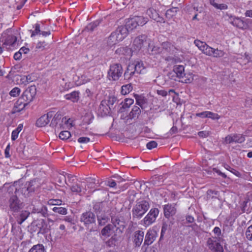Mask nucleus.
I'll list each match as a JSON object with an SVG mask.
<instances>
[{
	"label": "nucleus",
	"mask_w": 252,
	"mask_h": 252,
	"mask_svg": "<svg viewBox=\"0 0 252 252\" xmlns=\"http://www.w3.org/2000/svg\"><path fill=\"white\" fill-rule=\"evenodd\" d=\"M36 94V88L35 86H31L27 88L23 93L21 97L17 101V104L23 106L21 108L16 110L17 111L22 110L29 103L32 101Z\"/></svg>",
	"instance_id": "obj_1"
},
{
	"label": "nucleus",
	"mask_w": 252,
	"mask_h": 252,
	"mask_svg": "<svg viewBox=\"0 0 252 252\" xmlns=\"http://www.w3.org/2000/svg\"><path fill=\"white\" fill-rule=\"evenodd\" d=\"M150 205L148 201L144 200H139L132 209L133 218L140 219L149 210Z\"/></svg>",
	"instance_id": "obj_2"
},
{
	"label": "nucleus",
	"mask_w": 252,
	"mask_h": 252,
	"mask_svg": "<svg viewBox=\"0 0 252 252\" xmlns=\"http://www.w3.org/2000/svg\"><path fill=\"white\" fill-rule=\"evenodd\" d=\"M123 69L121 64L115 63L111 64L108 71L107 77L110 81H117L122 76Z\"/></svg>",
	"instance_id": "obj_3"
},
{
	"label": "nucleus",
	"mask_w": 252,
	"mask_h": 252,
	"mask_svg": "<svg viewBox=\"0 0 252 252\" xmlns=\"http://www.w3.org/2000/svg\"><path fill=\"white\" fill-rule=\"evenodd\" d=\"M9 207L11 211L17 212L23 207V203L16 195H12L9 200Z\"/></svg>",
	"instance_id": "obj_4"
},
{
	"label": "nucleus",
	"mask_w": 252,
	"mask_h": 252,
	"mask_svg": "<svg viewBox=\"0 0 252 252\" xmlns=\"http://www.w3.org/2000/svg\"><path fill=\"white\" fill-rule=\"evenodd\" d=\"M159 213L158 208L151 209L148 214L143 219V224L145 226H149L154 222Z\"/></svg>",
	"instance_id": "obj_5"
},
{
	"label": "nucleus",
	"mask_w": 252,
	"mask_h": 252,
	"mask_svg": "<svg viewBox=\"0 0 252 252\" xmlns=\"http://www.w3.org/2000/svg\"><path fill=\"white\" fill-rule=\"evenodd\" d=\"M207 243L209 248L213 252H223V248L218 242L217 237H212L208 238Z\"/></svg>",
	"instance_id": "obj_6"
},
{
	"label": "nucleus",
	"mask_w": 252,
	"mask_h": 252,
	"mask_svg": "<svg viewBox=\"0 0 252 252\" xmlns=\"http://www.w3.org/2000/svg\"><path fill=\"white\" fill-rule=\"evenodd\" d=\"M80 221L84 223L85 226L95 223V216L91 211H87L83 213L80 217Z\"/></svg>",
	"instance_id": "obj_7"
},
{
	"label": "nucleus",
	"mask_w": 252,
	"mask_h": 252,
	"mask_svg": "<svg viewBox=\"0 0 252 252\" xmlns=\"http://www.w3.org/2000/svg\"><path fill=\"white\" fill-rule=\"evenodd\" d=\"M228 21L234 26H236L237 28L241 29H246V24L244 22V20L239 17H236L231 15H228Z\"/></svg>",
	"instance_id": "obj_8"
},
{
	"label": "nucleus",
	"mask_w": 252,
	"mask_h": 252,
	"mask_svg": "<svg viewBox=\"0 0 252 252\" xmlns=\"http://www.w3.org/2000/svg\"><path fill=\"white\" fill-rule=\"evenodd\" d=\"M245 140V136L241 134H230L225 138V141L227 144H230L233 142L242 143Z\"/></svg>",
	"instance_id": "obj_9"
},
{
	"label": "nucleus",
	"mask_w": 252,
	"mask_h": 252,
	"mask_svg": "<svg viewBox=\"0 0 252 252\" xmlns=\"http://www.w3.org/2000/svg\"><path fill=\"white\" fill-rule=\"evenodd\" d=\"M146 40L147 36L145 34H142L136 37L133 42V46L134 49L138 51L141 49Z\"/></svg>",
	"instance_id": "obj_10"
},
{
	"label": "nucleus",
	"mask_w": 252,
	"mask_h": 252,
	"mask_svg": "<svg viewBox=\"0 0 252 252\" xmlns=\"http://www.w3.org/2000/svg\"><path fill=\"white\" fill-rule=\"evenodd\" d=\"M62 119V123H64L65 124H68L69 122L70 119H67L66 117H63L62 118V116L60 113L57 112L53 118L52 119L51 123L50 124V126L52 127H56L60 123Z\"/></svg>",
	"instance_id": "obj_11"
},
{
	"label": "nucleus",
	"mask_w": 252,
	"mask_h": 252,
	"mask_svg": "<svg viewBox=\"0 0 252 252\" xmlns=\"http://www.w3.org/2000/svg\"><path fill=\"white\" fill-rule=\"evenodd\" d=\"M52 112H49L40 117L36 121V125L37 126L42 127L46 126L49 122L50 119L53 117Z\"/></svg>",
	"instance_id": "obj_12"
},
{
	"label": "nucleus",
	"mask_w": 252,
	"mask_h": 252,
	"mask_svg": "<svg viewBox=\"0 0 252 252\" xmlns=\"http://www.w3.org/2000/svg\"><path fill=\"white\" fill-rule=\"evenodd\" d=\"M157 237V233L156 231L153 229H149L145 235L144 245L149 246L152 244L155 241Z\"/></svg>",
	"instance_id": "obj_13"
},
{
	"label": "nucleus",
	"mask_w": 252,
	"mask_h": 252,
	"mask_svg": "<svg viewBox=\"0 0 252 252\" xmlns=\"http://www.w3.org/2000/svg\"><path fill=\"white\" fill-rule=\"evenodd\" d=\"M147 14L151 18L156 21L157 22L160 23H164L165 22L164 19L159 15L156 10L153 8H149L147 10Z\"/></svg>",
	"instance_id": "obj_14"
},
{
	"label": "nucleus",
	"mask_w": 252,
	"mask_h": 252,
	"mask_svg": "<svg viewBox=\"0 0 252 252\" xmlns=\"http://www.w3.org/2000/svg\"><path fill=\"white\" fill-rule=\"evenodd\" d=\"M120 41H122L128 34L129 31L125 26H121L114 32Z\"/></svg>",
	"instance_id": "obj_15"
},
{
	"label": "nucleus",
	"mask_w": 252,
	"mask_h": 252,
	"mask_svg": "<svg viewBox=\"0 0 252 252\" xmlns=\"http://www.w3.org/2000/svg\"><path fill=\"white\" fill-rule=\"evenodd\" d=\"M164 215L166 218L174 215L176 212V209L174 205L168 204L164 206Z\"/></svg>",
	"instance_id": "obj_16"
},
{
	"label": "nucleus",
	"mask_w": 252,
	"mask_h": 252,
	"mask_svg": "<svg viewBox=\"0 0 252 252\" xmlns=\"http://www.w3.org/2000/svg\"><path fill=\"white\" fill-rule=\"evenodd\" d=\"M144 232L141 230L136 231L134 232L133 243L135 247H139L143 241Z\"/></svg>",
	"instance_id": "obj_17"
},
{
	"label": "nucleus",
	"mask_w": 252,
	"mask_h": 252,
	"mask_svg": "<svg viewBox=\"0 0 252 252\" xmlns=\"http://www.w3.org/2000/svg\"><path fill=\"white\" fill-rule=\"evenodd\" d=\"M27 184L29 187V190L31 193L34 192L36 189L39 188L41 185L39 179H35L31 182H27Z\"/></svg>",
	"instance_id": "obj_18"
},
{
	"label": "nucleus",
	"mask_w": 252,
	"mask_h": 252,
	"mask_svg": "<svg viewBox=\"0 0 252 252\" xmlns=\"http://www.w3.org/2000/svg\"><path fill=\"white\" fill-rule=\"evenodd\" d=\"M96 217L98 224L100 226L104 225L109 219L103 212H99V213H97Z\"/></svg>",
	"instance_id": "obj_19"
},
{
	"label": "nucleus",
	"mask_w": 252,
	"mask_h": 252,
	"mask_svg": "<svg viewBox=\"0 0 252 252\" xmlns=\"http://www.w3.org/2000/svg\"><path fill=\"white\" fill-rule=\"evenodd\" d=\"M115 52L119 55H125L128 57H131L132 55L131 49L128 47H121L118 48Z\"/></svg>",
	"instance_id": "obj_20"
},
{
	"label": "nucleus",
	"mask_w": 252,
	"mask_h": 252,
	"mask_svg": "<svg viewBox=\"0 0 252 252\" xmlns=\"http://www.w3.org/2000/svg\"><path fill=\"white\" fill-rule=\"evenodd\" d=\"M134 97L136 99V104L143 109L148 103L147 99L142 95L135 94Z\"/></svg>",
	"instance_id": "obj_21"
},
{
	"label": "nucleus",
	"mask_w": 252,
	"mask_h": 252,
	"mask_svg": "<svg viewBox=\"0 0 252 252\" xmlns=\"http://www.w3.org/2000/svg\"><path fill=\"white\" fill-rule=\"evenodd\" d=\"M133 68V64H129L124 73L125 79L129 80L136 73Z\"/></svg>",
	"instance_id": "obj_22"
},
{
	"label": "nucleus",
	"mask_w": 252,
	"mask_h": 252,
	"mask_svg": "<svg viewBox=\"0 0 252 252\" xmlns=\"http://www.w3.org/2000/svg\"><path fill=\"white\" fill-rule=\"evenodd\" d=\"M120 41L118 36L116 35V33L113 32L109 36L107 39V44L110 46H112L116 44L118 42Z\"/></svg>",
	"instance_id": "obj_23"
},
{
	"label": "nucleus",
	"mask_w": 252,
	"mask_h": 252,
	"mask_svg": "<svg viewBox=\"0 0 252 252\" xmlns=\"http://www.w3.org/2000/svg\"><path fill=\"white\" fill-rule=\"evenodd\" d=\"M52 43V41H48V40H43L39 41L36 46V48L38 49L41 51L49 48V45Z\"/></svg>",
	"instance_id": "obj_24"
},
{
	"label": "nucleus",
	"mask_w": 252,
	"mask_h": 252,
	"mask_svg": "<svg viewBox=\"0 0 252 252\" xmlns=\"http://www.w3.org/2000/svg\"><path fill=\"white\" fill-rule=\"evenodd\" d=\"M17 39L16 36L13 35H9L6 37L3 44L5 46L9 45L10 46L14 47L16 44Z\"/></svg>",
	"instance_id": "obj_25"
},
{
	"label": "nucleus",
	"mask_w": 252,
	"mask_h": 252,
	"mask_svg": "<svg viewBox=\"0 0 252 252\" xmlns=\"http://www.w3.org/2000/svg\"><path fill=\"white\" fill-rule=\"evenodd\" d=\"M78 92H73L70 94H66L64 97L66 99L71 100L73 102H77L79 99Z\"/></svg>",
	"instance_id": "obj_26"
},
{
	"label": "nucleus",
	"mask_w": 252,
	"mask_h": 252,
	"mask_svg": "<svg viewBox=\"0 0 252 252\" xmlns=\"http://www.w3.org/2000/svg\"><path fill=\"white\" fill-rule=\"evenodd\" d=\"M113 227L125 228L126 227V223L125 221L121 220L119 218H114L112 219Z\"/></svg>",
	"instance_id": "obj_27"
},
{
	"label": "nucleus",
	"mask_w": 252,
	"mask_h": 252,
	"mask_svg": "<svg viewBox=\"0 0 252 252\" xmlns=\"http://www.w3.org/2000/svg\"><path fill=\"white\" fill-rule=\"evenodd\" d=\"M135 21V19L134 17L130 18V19H128L126 23V24L125 26L128 30V31H131L133 29L136 28L137 27V24Z\"/></svg>",
	"instance_id": "obj_28"
},
{
	"label": "nucleus",
	"mask_w": 252,
	"mask_h": 252,
	"mask_svg": "<svg viewBox=\"0 0 252 252\" xmlns=\"http://www.w3.org/2000/svg\"><path fill=\"white\" fill-rule=\"evenodd\" d=\"M174 72L179 77H183L184 75V66L181 65H175L173 68Z\"/></svg>",
	"instance_id": "obj_29"
},
{
	"label": "nucleus",
	"mask_w": 252,
	"mask_h": 252,
	"mask_svg": "<svg viewBox=\"0 0 252 252\" xmlns=\"http://www.w3.org/2000/svg\"><path fill=\"white\" fill-rule=\"evenodd\" d=\"M141 113V109L138 106H134L129 113V117L130 119L138 118Z\"/></svg>",
	"instance_id": "obj_30"
},
{
	"label": "nucleus",
	"mask_w": 252,
	"mask_h": 252,
	"mask_svg": "<svg viewBox=\"0 0 252 252\" xmlns=\"http://www.w3.org/2000/svg\"><path fill=\"white\" fill-rule=\"evenodd\" d=\"M98 111L101 113L102 115H106L109 113V110L107 107V104L105 101H101L99 105Z\"/></svg>",
	"instance_id": "obj_31"
},
{
	"label": "nucleus",
	"mask_w": 252,
	"mask_h": 252,
	"mask_svg": "<svg viewBox=\"0 0 252 252\" xmlns=\"http://www.w3.org/2000/svg\"><path fill=\"white\" fill-rule=\"evenodd\" d=\"M100 22V20H96L93 23H91L87 26L85 30L88 32H93L96 29V28L99 26Z\"/></svg>",
	"instance_id": "obj_32"
},
{
	"label": "nucleus",
	"mask_w": 252,
	"mask_h": 252,
	"mask_svg": "<svg viewBox=\"0 0 252 252\" xmlns=\"http://www.w3.org/2000/svg\"><path fill=\"white\" fill-rule=\"evenodd\" d=\"M137 24V26H142L146 24L148 22V19L142 16H134L133 17Z\"/></svg>",
	"instance_id": "obj_33"
},
{
	"label": "nucleus",
	"mask_w": 252,
	"mask_h": 252,
	"mask_svg": "<svg viewBox=\"0 0 252 252\" xmlns=\"http://www.w3.org/2000/svg\"><path fill=\"white\" fill-rule=\"evenodd\" d=\"M29 252H45V249L42 244H37L32 246Z\"/></svg>",
	"instance_id": "obj_34"
},
{
	"label": "nucleus",
	"mask_w": 252,
	"mask_h": 252,
	"mask_svg": "<svg viewBox=\"0 0 252 252\" xmlns=\"http://www.w3.org/2000/svg\"><path fill=\"white\" fill-rule=\"evenodd\" d=\"M114 229L113 225L108 224L105 226L101 231V233L103 236H109L111 230Z\"/></svg>",
	"instance_id": "obj_35"
},
{
	"label": "nucleus",
	"mask_w": 252,
	"mask_h": 252,
	"mask_svg": "<svg viewBox=\"0 0 252 252\" xmlns=\"http://www.w3.org/2000/svg\"><path fill=\"white\" fill-rule=\"evenodd\" d=\"M30 213L27 211H23L21 212L18 220V223L22 224L29 216Z\"/></svg>",
	"instance_id": "obj_36"
},
{
	"label": "nucleus",
	"mask_w": 252,
	"mask_h": 252,
	"mask_svg": "<svg viewBox=\"0 0 252 252\" xmlns=\"http://www.w3.org/2000/svg\"><path fill=\"white\" fill-rule=\"evenodd\" d=\"M39 36L40 38L42 37L47 38L45 40H48L50 41H52L53 35H51V33L50 31H41Z\"/></svg>",
	"instance_id": "obj_37"
},
{
	"label": "nucleus",
	"mask_w": 252,
	"mask_h": 252,
	"mask_svg": "<svg viewBox=\"0 0 252 252\" xmlns=\"http://www.w3.org/2000/svg\"><path fill=\"white\" fill-rule=\"evenodd\" d=\"M132 90V86L130 84L123 85L121 88V93L125 95L130 93Z\"/></svg>",
	"instance_id": "obj_38"
},
{
	"label": "nucleus",
	"mask_w": 252,
	"mask_h": 252,
	"mask_svg": "<svg viewBox=\"0 0 252 252\" xmlns=\"http://www.w3.org/2000/svg\"><path fill=\"white\" fill-rule=\"evenodd\" d=\"M133 66V68L135 71V72L137 74H140L141 72V71L144 68L143 64L141 62H137L136 64L132 63Z\"/></svg>",
	"instance_id": "obj_39"
},
{
	"label": "nucleus",
	"mask_w": 252,
	"mask_h": 252,
	"mask_svg": "<svg viewBox=\"0 0 252 252\" xmlns=\"http://www.w3.org/2000/svg\"><path fill=\"white\" fill-rule=\"evenodd\" d=\"M124 229L125 228L114 227V229L113 230L114 234L113 236L119 240Z\"/></svg>",
	"instance_id": "obj_40"
},
{
	"label": "nucleus",
	"mask_w": 252,
	"mask_h": 252,
	"mask_svg": "<svg viewBox=\"0 0 252 252\" xmlns=\"http://www.w3.org/2000/svg\"><path fill=\"white\" fill-rule=\"evenodd\" d=\"M248 200H245L243 201L241 204V209L243 213L247 212L249 213L251 212L250 207L248 206Z\"/></svg>",
	"instance_id": "obj_41"
},
{
	"label": "nucleus",
	"mask_w": 252,
	"mask_h": 252,
	"mask_svg": "<svg viewBox=\"0 0 252 252\" xmlns=\"http://www.w3.org/2000/svg\"><path fill=\"white\" fill-rule=\"evenodd\" d=\"M162 47L166 51L169 52L173 51L175 48L173 45L168 42H164L162 43Z\"/></svg>",
	"instance_id": "obj_42"
},
{
	"label": "nucleus",
	"mask_w": 252,
	"mask_h": 252,
	"mask_svg": "<svg viewBox=\"0 0 252 252\" xmlns=\"http://www.w3.org/2000/svg\"><path fill=\"white\" fill-rule=\"evenodd\" d=\"M219 194V192L217 190L209 189L207 192V197L208 199H213L217 198Z\"/></svg>",
	"instance_id": "obj_43"
},
{
	"label": "nucleus",
	"mask_w": 252,
	"mask_h": 252,
	"mask_svg": "<svg viewBox=\"0 0 252 252\" xmlns=\"http://www.w3.org/2000/svg\"><path fill=\"white\" fill-rule=\"evenodd\" d=\"M177 7H173L167 10L165 13V16L167 18H171L175 15L177 12Z\"/></svg>",
	"instance_id": "obj_44"
},
{
	"label": "nucleus",
	"mask_w": 252,
	"mask_h": 252,
	"mask_svg": "<svg viewBox=\"0 0 252 252\" xmlns=\"http://www.w3.org/2000/svg\"><path fill=\"white\" fill-rule=\"evenodd\" d=\"M225 52L223 50H219L218 49H214L213 50V54L212 56L215 58L222 57L225 55Z\"/></svg>",
	"instance_id": "obj_45"
},
{
	"label": "nucleus",
	"mask_w": 252,
	"mask_h": 252,
	"mask_svg": "<svg viewBox=\"0 0 252 252\" xmlns=\"http://www.w3.org/2000/svg\"><path fill=\"white\" fill-rule=\"evenodd\" d=\"M52 210L56 213H58L62 215H66L67 214V209L65 208L62 207H55Z\"/></svg>",
	"instance_id": "obj_46"
},
{
	"label": "nucleus",
	"mask_w": 252,
	"mask_h": 252,
	"mask_svg": "<svg viewBox=\"0 0 252 252\" xmlns=\"http://www.w3.org/2000/svg\"><path fill=\"white\" fill-rule=\"evenodd\" d=\"M194 43L202 52L207 45L205 42L201 41L199 40H195Z\"/></svg>",
	"instance_id": "obj_47"
},
{
	"label": "nucleus",
	"mask_w": 252,
	"mask_h": 252,
	"mask_svg": "<svg viewBox=\"0 0 252 252\" xmlns=\"http://www.w3.org/2000/svg\"><path fill=\"white\" fill-rule=\"evenodd\" d=\"M71 136L69 131L65 130L62 131L60 133L59 137L62 140H66L69 138Z\"/></svg>",
	"instance_id": "obj_48"
},
{
	"label": "nucleus",
	"mask_w": 252,
	"mask_h": 252,
	"mask_svg": "<svg viewBox=\"0 0 252 252\" xmlns=\"http://www.w3.org/2000/svg\"><path fill=\"white\" fill-rule=\"evenodd\" d=\"M245 235L246 238L249 241L252 242V224L249 226L247 229Z\"/></svg>",
	"instance_id": "obj_49"
},
{
	"label": "nucleus",
	"mask_w": 252,
	"mask_h": 252,
	"mask_svg": "<svg viewBox=\"0 0 252 252\" xmlns=\"http://www.w3.org/2000/svg\"><path fill=\"white\" fill-rule=\"evenodd\" d=\"M134 102L133 99L131 98H126L124 102H122V108L124 109H126L129 107V106L133 104Z\"/></svg>",
	"instance_id": "obj_50"
},
{
	"label": "nucleus",
	"mask_w": 252,
	"mask_h": 252,
	"mask_svg": "<svg viewBox=\"0 0 252 252\" xmlns=\"http://www.w3.org/2000/svg\"><path fill=\"white\" fill-rule=\"evenodd\" d=\"M213 50L214 48L210 47L208 45L204 48V49L202 51V52L206 54V55L212 56L213 54Z\"/></svg>",
	"instance_id": "obj_51"
},
{
	"label": "nucleus",
	"mask_w": 252,
	"mask_h": 252,
	"mask_svg": "<svg viewBox=\"0 0 252 252\" xmlns=\"http://www.w3.org/2000/svg\"><path fill=\"white\" fill-rule=\"evenodd\" d=\"M30 32L32 33L31 36L32 37L35 35L40 34L41 31L40 30V25L39 24H35V29L34 31L30 30Z\"/></svg>",
	"instance_id": "obj_52"
},
{
	"label": "nucleus",
	"mask_w": 252,
	"mask_h": 252,
	"mask_svg": "<svg viewBox=\"0 0 252 252\" xmlns=\"http://www.w3.org/2000/svg\"><path fill=\"white\" fill-rule=\"evenodd\" d=\"M20 189L22 193L25 196H28L29 194L31 193V192L29 190V187L27 183L24 185L23 187Z\"/></svg>",
	"instance_id": "obj_53"
},
{
	"label": "nucleus",
	"mask_w": 252,
	"mask_h": 252,
	"mask_svg": "<svg viewBox=\"0 0 252 252\" xmlns=\"http://www.w3.org/2000/svg\"><path fill=\"white\" fill-rule=\"evenodd\" d=\"M17 182H15L14 185L9 186L7 189V192L9 194H13L17 191Z\"/></svg>",
	"instance_id": "obj_54"
},
{
	"label": "nucleus",
	"mask_w": 252,
	"mask_h": 252,
	"mask_svg": "<svg viewBox=\"0 0 252 252\" xmlns=\"http://www.w3.org/2000/svg\"><path fill=\"white\" fill-rule=\"evenodd\" d=\"M237 60L238 63H239L241 64H246L250 62V57L248 55H245L243 58L238 59Z\"/></svg>",
	"instance_id": "obj_55"
},
{
	"label": "nucleus",
	"mask_w": 252,
	"mask_h": 252,
	"mask_svg": "<svg viewBox=\"0 0 252 252\" xmlns=\"http://www.w3.org/2000/svg\"><path fill=\"white\" fill-rule=\"evenodd\" d=\"M119 240L114 237L113 236L107 241V244L109 247L115 246L117 245V243Z\"/></svg>",
	"instance_id": "obj_56"
},
{
	"label": "nucleus",
	"mask_w": 252,
	"mask_h": 252,
	"mask_svg": "<svg viewBox=\"0 0 252 252\" xmlns=\"http://www.w3.org/2000/svg\"><path fill=\"white\" fill-rule=\"evenodd\" d=\"M20 93V89L18 87L14 88L9 93V94L13 97L19 95Z\"/></svg>",
	"instance_id": "obj_57"
},
{
	"label": "nucleus",
	"mask_w": 252,
	"mask_h": 252,
	"mask_svg": "<svg viewBox=\"0 0 252 252\" xmlns=\"http://www.w3.org/2000/svg\"><path fill=\"white\" fill-rule=\"evenodd\" d=\"M70 189L72 192L76 193H79L81 192L82 191L81 186L78 184L72 186L70 188Z\"/></svg>",
	"instance_id": "obj_58"
},
{
	"label": "nucleus",
	"mask_w": 252,
	"mask_h": 252,
	"mask_svg": "<svg viewBox=\"0 0 252 252\" xmlns=\"http://www.w3.org/2000/svg\"><path fill=\"white\" fill-rule=\"evenodd\" d=\"M45 221L44 220H41L36 224V226H39V232L44 233V228H43V224H45Z\"/></svg>",
	"instance_id": "obj_59"
},
{
	"label": "nucleus",
	"mask_w": 252,
	"mask_h": 252,
	"mask_svg": "<svg viewBox=\"0 0 252 252\" xmlns=\"http://www.w3.org/2000/svg\"><path fill=\"white\" fill-rule=\"evenodd\" d=\"M168 224L165 222H163L162 224V227H161L160 240H161L165 232L168 229Z\"/></svg>",
	"instance_id": "obj_60"
},
{
	"label": "nucleus",
	"mask_w": 252,
	"mask_h": 252,
	"mask_svg": "<svg viewBox=\"0 0 252 252\" xmlns=\"http://www.w3.org/2000/svg\"><path fill=\"white\" fill-rule=\"evenodd\" d=\"M62 201L60 199H50L48 201V204L52 205H61Z\"/></svg>",
	"instance_id": "obj_61"
},
{
	"label": "nucleus",
	"mask_w": 252,
	"mask_h": 252,
	"mask_svg": "<svg viewBox=\"0 0 252 252\" xmlns=\"http://www.w3.org/2000/svg\"><path fill=\"white\" fill-rule=\"evenodd\" d=\"M117 182L119 183L120 181L118 180H114L113 179H109L108 180L106 185L111 188H114L117 185Z\"/></svg>",
	"instance_id": "obj_62"
},
{
	"label": "nucleus",
	"mask_w": 252,
	"mask_h": 252,
	"mask_svg": "<svg viewBox=\"0 0 252 252\" xmlns=\"http://www.w3.org/2000/svg\"><path fill=\"white\" fill-rule=\"evenodd\" d=\"M157 143L156 141H151L147 144L146 146L148 149L151 150L153 148L157 147Z\"/></svg>",
	"instance_id": "obj_63"
},
{
	"label": "nucleus",
	"mask_w": 252,
	"mask_h": 252,
	"mask_svg": "<svg viewBox=\"0 0 252 252\" xmlns=\"http://www.w3.org/2000/svg\"><path fill=\"white\" fill-rule=\"evenodd\" d=\"M208 118H211L213 120H218L220 118V116L217 113H214L212 112L208 111Z\"/></svg>",
	"instance_id": "obj_64"
}]
</instances>
